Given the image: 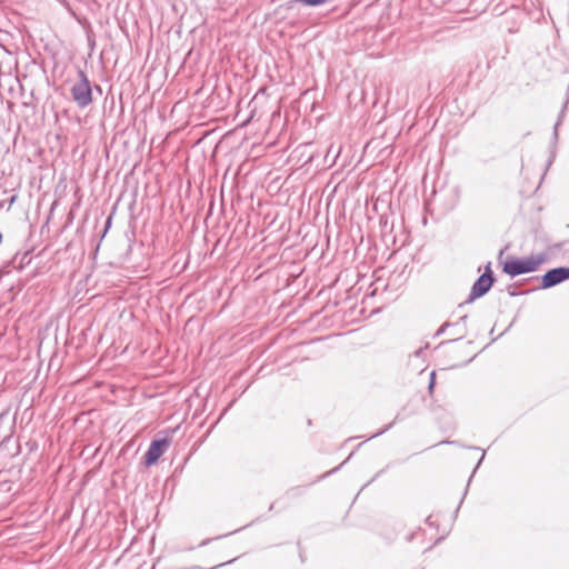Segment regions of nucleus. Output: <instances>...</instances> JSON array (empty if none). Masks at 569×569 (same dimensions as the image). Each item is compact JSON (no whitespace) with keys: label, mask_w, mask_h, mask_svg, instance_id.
<instances>
[{"label":"nucleus","mask_w":569,"mask_h":569,"mask_svg":"<svg viewBox=\"0 0 569 569\" xmlns=\"http://www.w3.org/2000/svg\"><path fill=\"white\" fill-rule=\"evenodd\" d=\"M468 448H469V449H475V450H480V448H479V447H472V446H470V447H468Z\"/></svg>","instance_id":"obj_20"},{"label":"nucleus","mask_w":569,"mask_h":569,"mask_svg":"<svg viewBox=\"0 0 569 569\" xmlns=\"http://www.w3.org/2000/svg\"><path fill=\"white\" fill-rule=\"evenodd\" d=\"M169 446L170 440L168 438L153 439L143 456L144 466L151 467L156 465L161 456L167 451Z\"/></svg>","instance_id":"obj_4"},{"label":"nucleus","mask_w":569,"mask_h":569,"mask_svg":"<svg viewBox=\"0 0 569 569\" xmlns=\"http://www.w3.org/2000/svg\"><path fill=\"white\" fill-rule=\"evenodd\" d=\"M210 541H211L210 539H204V540H202V541L199 543V547L207 546Z\"/></svg>","instance_id":"obj_18"},{"label":"nucleus","mask_w":569,"mask_h":569,"mask_svg":"<svg viewBox=\"0 0 569 569\" xmlns=\"http://www.w3.org/2000/svg\"><path fill=\"white\" fill-rule=\"evenodd\" d=\"M547 261L546 253L528 257L509 256L502 263V271L511 278L536 271L540 264Z\"/></svg>","instance_id":"obj_1"},{"label":"nucleus","mask_w":569,"mask_h":569,"mask_svg":"<svg viewBox=\"0 0 569 569\" xmlns=\"http://www.w3.org/2000/svg\"><path fill=\"white\" fill-rule=\"evenodd\" d=\"M569 280V267H556L549 269L542 277L540 289H549Z\"/></svg>","instance_id":"obj_5"},{"label":"nucleus","mask_w":569,"mask_h":569,"mask_svg":"<svg viewBox=\"0 0 569 569\" xmlns=\"http://www.w3.org/2000/svg\"><path fill=\"white\" fill-rule=\"evenodd\" d=\"M343 465H345V462H342V463H341V465H339L338 467H336V468L331 469L330 471H328V472H326V473H323V475L319 476V477H318V479H317V481L322 480V479L327 478L328 476H330V475H332V473L337 472V471L341 468V466H343Z\"/></svg>","instance_id":"obj_9"},{"label":"nucleus","mask_w":569,"mask_h":569,"mask_svg":"<svg viewBox=\"0 0 569 569\" xmlns=\"http://www.w3.org/2000/svg\"><path fill=\"white\" fill-rule=\"evenodd\" d=\"M396 423V421H392L390 422L389 425H387L383 429L379 430L378 432H376L375 435H372L369 439H372L375 437H378V436H381L382 433H385L387 430H389L390 428L393 427V425Z\"/></svg>","instance_id":"obj_10"},{"label":"nucleus","mask_w":569,"mask_h":569,"mask_svg":"<svg viewBox=\"0 0 569 569\" xmlns=\"http://www.w3.org/2000/svg\"><path fill=\"white\" fill-rule=\"evenodd\" d=\"M152 569H154V567H152Z\"/></svg>","instance_id":"obj_28"},{"label":"nucleus","mask_w":569,"mask_h":569,"mask_svg":"<svg viewBox=\"0 0 569 569\" xmlns=\"http://www.w3.org/2000/svg\"><path fill=\"white\" fill-rule=\"evenodd\" d=\"M17 199H18V196H17V194H13V196H11V197L7 200V202L9 203V206H12V204L17 201Z\"/></svg>","instance_id":"obj_15"},{"label":"nucleus","mask_w":569,"mask_h":569,"mask_svg":"<svg viewBox=\"0 0 569 569\" xmlns=\"http://www.w3.org/2000/svg\"><path fill=\"white\" fill-rule=\"evenodd\" d=\"M96 89L99 90L101 92V88L100 86H96Z\"/></svg>","instance_id":"obj_25"},{"label":"nucleus","mask_w":569,"mask_h":569,"mask_svg":"<svg viewBox=\"0 0 569 569\" xmlns=\"http://www.w3.org/2000/svg\"><path fill=\"white\" fill-rule=\"evenodd\" d=\"M496 282V277L493 274V271L491 269V262H488L485 267V271L482 274H480L477 280L473 282L470 293L467 298V300L459 305V308L463 307L466 303H471L476 299H479L487 295L492 286Z\"/></svg>","instance_id":"obj_3"},{"label":"nucleus","mask_w":569,"mask_h":569,"mask_svg":"<svg viewBox=\"0 0 569 569\" xmlns=\"http://www.w3.org/2000/svg\"><path fill=\"white\" fill-rule=\"evenodd\" d=\"M329 0H293L295 3L308 6V7H319L325 4Z\"/></svg>","instance_id":"obj_7"},{"label":"nucleus","mask_w":569,"mask_h":569,"mask_svg":"<svg viewBox=\"0 0 569 569\" xmlns=\"http://www.w3.org/2000/svg\"><path fill=\"white\" fill-rule=\"evenodd\" d=\"M471 476H473V473H472ZM471 480H472V477H469V478H468V481H471Z\"/></svg>","instance_id":"obj_27"},{"label":"nucleus","mask_w":569,"mask_h":569,"mask_svg":"<svg viewBox=\"0 0 569 569\" xmlns=\"http://www.w3.org/2000/svg\"><path fill=\"white\" fill-rule=\"evenodd\" d=\"M465 333H466V330H462V331L460 332V336H459L458 338H456V339H450L448 342H455V341H457L458 339H461V338L465 336Z\"/></svg>","instance_id":"obj_17"},{"label":"nucleus","mask_w":569,"mask_h":569,"mask_svg":"<svg viewBox=\"0 0 569 569\" xmlns=\"http://www.w3.org/2000/svg\"><path fill=\"white\" fill-rule=\"evenodd\" d=\"M507 291H508V295L511 296V297H516L518 295H521L520 292H517L512 286H508L507 288Z\"/></svg>","instance_id":"obj_13"},{"label":"nucleus","mask_w":569,"mask_h":569,"mask_svg":"<svg viewBox=\"0 0 569 569\" xmlns=\"http://www.w3.org/2000/svg\"><path fill=\"white\" fill-rule=\"evenodd\" d=\"M450 326H451V323H450V322H445L443 325H441V326H440V328L437 330V332H436V335H435V336H436V337H439V336L443 335V333H445V331H446V329H447L448 327H450Z\"/></svg>","instance_id":"obj_11"},{"label":"nucleus","mask_w":569,"mask_h":569,"mask_svg":"<svg viewBox=\"0 0 569 569\" xmlns=\"http://www.w3.org/2000/svg\"><path fill=\"white\" fill-rule=\"evenodd\" d=\"M485 456H486V451H485V450H482L481 457H480V459H479V461H478L477 466H476V467H475V469H473V473L476 472V470L478 469V467L481 465L482 460L485 459Z\"/></svg>","instance_id":"obj_14"},{"label":"nucleus","mask_w":569,"mask_h":569,"mask_svg":"<svg viewBox=\"0 0 569 569\" xmlns=\"http://www.w3.org/2000/svg\"><path fill=\"white\" fill-rule=\"evenodd\" d=\"M300 559H301L302 562L305 561L303 555L301 552H300Z\"/></svg>","instance_id":"obj_24"},{"label":"nucleus","mask_w":569,"mask_h":569,"mask_svg":"<svg viewBox=\"0 0 569 569\" xmlns=\"http://www.w3.org/2000/svg\"><path fill=\"white\" fill-rule=\"evenodd\" d=\"M435 386H436V372L432 371L430 373V379H429V385H428L429 393L433 392Z\"/></svg>","instance_id":"obj_8"},{"label":"nucleus","mask_w":569,"mask_h":569,"mask_svg":"<svg viewBox=\"0 0 569 569\" xmlns=\"http://www.w3.org/2000/svg\"><path fill=\"white\" fill-rule=\"evenodd\" d=\"M78 78L79 80L70 89V94L76 104L80 109H84L92 103V87L83 70H78Z\"/></svg>","instance_id":"obj_2"},{"label":"nucleus","mask_w":569,"mask_h":569,"mask_svg":"<svg viewBox=\"0 0 569 569\" xmlns=\"http://www.w3.org/2000/svg\"><path fill=\"white\" fill-rule=\"evenodd\" d=\"M440 443H447V445H450V443H453L452 441H441Z\"/></svg>","instance_id":"obj_21"},{"label":"nucleus","mask_w":569,"mask_h":569,"mask_svg":"<svg viewBox=\"0 0 569 569\" xmlns=\"http://www.w3.org/2000/svg\"><path fill=\"white\" fill-rule=\"evenodd\" d=\"M349 459H351V455L348 456V458H346V461H343V462L346 463L347 461H349Z\"/></svg>","instance_id":"obj_23"},{"label":"nucleus","mask_w":569,"mask_h":569,"mask_svg":"<svg viewBox=\"0 0 569 569\" xmlns=\"http://www.w3.org/2000/svg\"><path fill=\"white\" fill-rule=\"evenodd\" d=\"M568 101H566L562 106V109L559 113L558 120L553 127V133H552V142L556 143L558 141V128L565 117L566 110H567Z\"/></svg>","instance_id":"obj_6"},{"label":"nucleus","mask_w":569,"mask_h":569,"mask_svg":"<svg viewBox=\"0 0 569 569\" xmlns=\"http://www.w3.org/2000/svg\"><path fill=\"white\" fill-rule=\"evenodd\" d=\"M471 476H473V473H472ZM471 480H472V477H469V478H468V481H471Z\"/></svg>","instance_id":"obj_26"},{"label":"nucleus","mask_w":569,"mask_h":569,"mask_svg":"<svg viewBox=\"0 0 569 569\" xmlns=\"http://www.w3.org/2000/svg\"><path fill=\"white\" fill-rule=\"evenodd\" d=\"M467 318H468V316H467V315H465V316L460 317V322H463V323H465V322H466V320H467Z\"/></svg>","instance_id":"obj_19"},{"label":"nucleus","mask_w":569,"mask_h":569,"mask_svg":"<svg viewBox=\"0 0 569 569\" xmlns=\"http://www.w3.org/2000/svg\"><path fill=\"white\" fill-rule=\"evenodd\" d=\"M111 222H112V216H109L107 218V220H106V224H104V230H103L102 237L107 233L108 229L111 226Z\"/></svg>","instance_id":"obj_12"},{"label":"nucleus","mask_w":569,"mask_h":569,"mask_svg":"<svg viewBox=\"0 0 569 569\" xmlns=\"http://www.w3.org/2000/svg\"><path fill=\"white\" fill-rule=\"evenodd\" d=\"M349 459H351V455L348 456V458H346V461H343V462L346 463L347 461H349Z\"/></svg>","instance_id":"obj_22"},{"label":"nucleus","mask_w":569,"mask_h":569,"mask_svg":"<svg viewBox=\"0 0 569 569\" xmlns=\"http://www.w3.org/2000/svg\"><path fill=\"white\" fill-rule=\"evenodd\" d=\"M553 160H555V151L551 152V154L548 159L547 168H549L552 164Z\"/></svg>","instance_id":"obj_16"}]
</instances>
